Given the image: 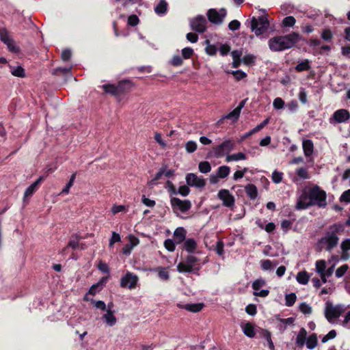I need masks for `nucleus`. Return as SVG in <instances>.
Listing matches in <instances>:
<instances>
[{
	"mask_svg": "<svg viewBox=\"0 0 350 350\" xmlns=\"http://www.w3.org/2000/svg\"><path fill=\"white\" fill-rule=\"evenodd\" d=\"M301 40L297 33H291L286 36H275L269 40V47L272 51H282L292 48Z\"/></svg>",
	"mask_w": 350,
	"mask_h": 350,
	"instance_id": "obj_1",
	"label": "nucleus"
},
{
	"mask_svg": "<svg viewBox=\"0 0 350 350\" xmlns=\"http://www.w3.org/2000/svg\"><path fill=\"white\" fill-rule=\"evenodd\" d=\"M343 226L340 224H334L328 227L325 235L318 241L319 245H325L327 251H332L338 243V234L343 231Z\"/></svg>",
	"mask_w": 350,
	"mask_h": 350,
	"instance_id": "obj_2",
	"label": "nucleus"
},
{
	"mask_svg": "<svg viewBox=\"0 0 350 350\" xmlns=\"http://www.w3.org/2000/svg\"><path fill=\"white\" fill-rule=\"evenodd\" d=\"M308 204L302 205L304 207L317 206L319 208H325L327 206L326 192L318 185H314L308 189Z\"/></svg>",
	"mask_w": 350,
	"mask_h": 350,
	"instance_id": "obj_3",
	"label": "nucleus"
},
{
	"mask_svg": "<svg viewBox=\"0 0 350 350\" xmlns=\"http://www.w3.org/2000/svg\"><path fill=\"white\" fill-rule=\"evenodd\" d=\"M200 262L199 258L189 254L185 258L184 261L180 262L177 265L176 269L180 273H193L198 275V272L202 267Z\"/></svg>",
	"mask_w": 350,
	"mask_h": 350,
	"instance_id": "obj_4",
	"label": "nucleus"
},
{
	"mask_svg": "<svg viewBox=\"0 0 350 350\" xmlns=\"http://www.w3.org/2000/svg\"><path fill=\"white\" fill-rule=\"evenodd\" d=\"M132 87V83L129 80H122L117 85L107 83L102 85V88L105 94L118 97L128 92Z\"/></svg>",
	"mask_w": 350,
	"mask_h": 350,
	"instance_id": "obj_5",
	"label": "nucleus"
},
{
	"mask_svg": "<svg viewBox=\"0 0 350 350\" xmlns=\"http://www.w3.org/2000/svg\"><path fill=\"white\" fill-rule=\"evenodd\" d=\"M261 14L258 17H253L251 21L252 31L256 35L260 36L264 33L269 26L268 21V14L264 10L261 11Z\"/></svg>",
	"mask_w": 350,
	"mask_h": 350,
	"instance_id": "obj_6",
	"label": "nucleus"
},
{
	"mask_svg": "<svg viewBox=\"0 0 350 350\" xmlns=\"http://www.w3.org/2000/svg\"><path fill=\"white\" fill-rule=\"evenodd\" d=\"M345 307L342 304L334 306L332 301H327L325 303V317L326 319L332 323L334 319H338L345 311Z\"/></svg>",
	"mask_w": 350,
	"mask_h": 350,
	"instance_id": "obj_7",
	"label": "nucleus"
},
{
	"mask_svg": "<svg viewBox=\"0 0 350 350\" xmlns=\"http://www.w3.org/2000/svg\"><path fill=\"white\" fill-rule=\"evenodd\" d=\"M170 204L174 214L178 215L179 212L186 213L191 208V202L189 200H182L176 197H171Z\"/></svg>",
	"mask_w": 350,
	"mask_h": 350,
	"instance_id": "obj_8",
	"label": "nucleus"
},
{
	"mask_svg": "<svg viewBox=\"0 0 350 350\" xmlns=\"http://www.w3.org/2000/svg\"><path fill=\"white\" fill-rule=\"evenodd\" d=\"M226 16V10L224 8L220 9L219 11L212 8L207 12V17L209 21L217 25L221 24Z\"/></svg>",
	"mask_w": 350,
	"mask_h": 350,
	"instance_id": "obj_9",
	"label": "nucleus"
},
{
	"mask_svg": "<svg viewBox=\"0 0 350 350\" xmlns=\"http://www.w3.org/2000/svg\"><path fill=\"white\" fill-rule=\"evenodd\" d=\"M137 275L127 272L120 280V286L122 288H129V289L135 288L138 282Z\"/></svg>",
	"mask_w": 350,
	"mask_h": 350,
	"instance_id": "obj_10",
	"label": "nucleus"
},
{
	"mask_svg": "<svg viewBox=\"0 0 350 350\" xmlns=\"http://www.w3.org/2000/svg\"><path fill=\"white\" fill-rule=\"evenodd\" d=\"M189 24L192 30L199 33H203L206 29V20L203 16L201 15L191 18L189 21Z\"/></svg>",
	"mask_w": 350,
	"mask_h": 350,
	"instance_id": "obj_11",
	"label": "nucleus"
},
{
	"mask_svg": "<svg viewBox=\"0 0 350 350\" xmlns=\"http://www.w3.org/2000/svg\"><path fill=\"white\" fill-rule=\"evenodd\" d=\"M217 198L222 201L223 206L231 208L234 205L235 198L229 190L220 189L217 193Z\"/></svg>",
	"mask_w": 350,
	"mask_h": 350,
	"instance_id": "obj_12",
	"label": "nucleus"
},
{
	"mask_svg": "<svg viewBox=\"0 0 350 350\" xmlns=\"http://www.w3.org/2000/svg\"><path fill=\"white\" fill-rule=\"evenodd\" d=\"M185 180L187 185L190 187L202 189L206 185V180L202 177L198 176L193 173L187 174L186 175Z\"/></svg>",
	"mask_w": 350,
	"mask_h": 350,
	"instance_id": "obj_13",
	"label": "nucleus"
},
{
	"mask_svg": "<svg viewBox=\"0 0 350 350\" xmlns=\"http://www.w3.org/2000/svg\"><path fill=\"white\" fill-rule=\"evenodd\" d=\"M1 40L7 45L8 49L13 53H18L19 47L16 43L9 36L6 30H1L0 31Z\"/></svg>",
	"mask_w": 350,
	"mask_h": 350,
	"instance_id": "obj_14",
	"label": "nucleus"
},
{
	"mask_svg": "<svg viewBox=\"0 0 350 350\" xmlns=\"http://www.w3.org/2000/svg\"><path fill=\"white\" fill-rule=\"evenodd\" d=\"M44 180V176H40L35 182L30 185L25 191L23 200L31 197L38 189L41 183Z\"/></svg>",
	"mask_w": 350,
	"mask_h": 350,
	"instance_id": "obj_15",
	"label": "nucleus"
},
{
	"mask_svg": "<svg viewBox=\"0 0 350 350\" xmlns=\"http://www.w3.org/2000/svg\"><path fill=\"white\" fill-rule=\"evenodd\" d=\"M333 118L337 123L345 122L350 118V113L347 109H338L334 112Z\"/></svg>",
	"mask_w": 350,
	"mask_h": 350,
	"instance_id": "obj_16",
	"label": "nucleus"
},
{
	"mask_svg": "<svg viewBox=\"0 0 350 350\" xmlns=\"http://www.w3.org/2000/svg\"><path fill=\"white\" fill-rule=\"evenodd\" d=\"M82 239V237L77 234H74L71 236L70 241L66 247L63 248L61 251L62 254H65L69 247H71L72 250H77L79 247V241Z\"/></svg>",
	"mask_w": 350,
	"mask_h": 350,
	"instance_id": "obj_17",
	"label": "nucleus"
},
{
	"mask_svg": "<svg viewBox=\"0 0 350 350\" xmlns=\"http://www.w3.org/2000/svg\"><path fill=\"white\" fill-rule=\"evenodd\" d=\"M109 280V276H104L101 278L99 281L94 284L89 289L88 294L95 295L97 292L100 291L103 286L107 284Z\"/></svg>",
	"mask_w": 350,
	"mask_h": 350,
	"instance_id": "obj_18",
	"label": "nucleus"
},
{
	"mask_svg": "<svg viewBox=\"0 0 350 350\" xmlns=\"http://www.w3.org/2000/svg\"><path fill=\"white\" fill-rule=\"evenodd\" d=\"M187 230L183 227H178L173 234V240L177 245L183 243L186 240Z\"/></svg>",
	"mask_w": 350,
	"mask_h": 350,
	"instance_id": "obj_19",
	"label": "nucleus"
},
{
	"mask_svg": "<svg viewBox=\"0 0 350 350\" xmlns=\"http://www.w3.org/2000/svg\"><path fill=\"white\" fill-rule=\"evenodd\" d=\"M198 244L193 238L186 239L182 245V249L189 254H194L197 250Z\"/></svg>",
	"mask_w": 350,
	"mask_h": 350,
	"instance_id": "obj_20",
	"label": "nucleus"
},
{
	"mask_svg": "<svg viewBox=\"0 0 350 350\" xmlns=\"http://www.w3.org/2000/svg\"><path fill=\"white\" fill-rule=\"evenodd\" d=\"M308 200H309L308 190L306 189H304L302 191V193L297 200V202L296 204V208L299 209V210L308 208V207H304L302 205L304 206L306 204H308Z\"/></svg>",
	"mask_w": 350,
	"mask_h": 350,
	"instance_id": "obj_21",
	"label": "nucleus"
},
{
	"mask_svg": "<svg viewBox=\"0 0 350 350\" xmlns=\"http://www.w3.org/2000/svg\"><path fill=\"white\" fill-rule=\"evenodd\" d=\"M72 67H57L51 71V74L53 75L61 76L66 80L71 75V70Z\"/></svg>",
	"mask_w": 350,
	"mask_h": 350,
	"instance_id": "obj_22",
	"label": "nucleus"
},
{
	"mask_svg": "<svg viewBox=\"0 0 350 350\" xmlns=\"http://www.w3.org/2000/svg\"><path fill=\"white\" fill-rule=\"evenodd\" d=\"M241 327L242 329L244 334L249 338H254L256 335L254 325L250 322H247L245 323H242L241 324Z\"/></svg>",
	"mask_w": 350,
	"mask_h": 350,
	"instance_id": "obj_23",
	"label": "nucleus"
},
{
	"mask_svg": "<svg viewBox=\"0 0 350 350\" xmlns=\"http://www.w3.org/2000/svg\"><path fill=\"white\" fill-rule=\"evenodd\" d=\"M302 148L304 155L306 157H309L313 154L314 144L311 139H304L302 142Z\"/></svg>",
	"mask_w": 350,
	"mask_h": 350,
	"instance_id": "obj_24",
	"label": "nucleus"
},
{
	"mask_svg": "<svg viewBox=\"0 0 350 350\" xmlns=\"http://www.w3.org/2000/svg\"><path fill=\"white\" fill-rule=\"evenodd\" d=\"M106 314H103V319H105V323L110 327H112L116 325L117 322V319L113 314V311L111 309L106 310Z\"/></svg>",
	"mask_w": 350,
	"mask_h": 350,
	"instance_id": "obj_25",
	"label": "nucleus"
},
{
	"mask_svg": "<svg viewBox=\"0 0 350 350\" xmlns=\"http://www.w3.org/2000/svg\"><path fill=\"white\" fill-rule=\"evenodd\" d=\"M245 191L247 196L251 200H255L258 196V189L255 185L248 184L245 187Z\"/></svg>",
	"mask_w": 350,
	"mask_h": 350,
	"instance_id": "obj_26",
	"label": "nucleus"
},
{
	"mask_svg": "<svg viewBox=\"0 0 350 350\" xmlns=\"http://www.w3.org/2000/svg\"><path fill=\"white\" fill-rule=\"evenodd\" d=\"M307 331L304 327H301L296 337V344L298 347H302L306 340Z\"/></svg>",
	"mask_w": 350,
	"mask_h": 350,
	"instance_id": "obj_27",
	"label": "nucleus"
},
{
	"mask_svg": "<svg viewBox=\"0 0 350 350\" xmlns=\"http://www.w3.org/2000/svg\"><path fill=\"white\" fill-rule=\"evenodd\" d=\"M150 271L154 272H158L159 277L164 281L168 280L170 275L165 267H157L153 269H150Z\"/></svg>",
	"mask_w": 350,
	"mask_h": 350,
	"instance_id": "obj_28",
	"label": "nucleus"
},
{
	"mask_svg": "<svg viewBox=\"0 0 350 350\" xmlns=\"http://www.w3.org/2000/svg\"><path fill=\"white\" fill-rule=\"evenodd\" d=\"M306 344L308 349H314L318 345L317 335L314 333L310 334L306 339Z\"/></svg>",
	"mask_w": 350,
	"mask_h": 350,
	"instance_id": "obj_29",
	"label": "nucleus"
},
{
	"mask_svg": "<svg viewBox=\"0 0 350 350\" xmlns=\"http://www.w3.org/2000/svg\"><path fill=\"white\" fill-rule=\"evenodd\" d=\"M297 281L301 284H307L310 280V275L306 271H302L297 273Z\"/></svg>",
	"mask_w": 350,
	"mask_h": 350,
	"instance_id": "obj_30",
	"label": "nucleus"
},
{
	"mask_svg": "<svg viewBox=\"0 0 350 350\" xmlns=\"http://www.w3.org/2000/svg\"><path fill=\"white\" fill-rule=\"evenodd\" d=\"M204 306L203 304H185L183 308L192 312H200Z\"/></svg>",
	"mask_w": 350,
	"mask_h": 350,
	"instance_id": "obj_31",
	"label": "nucleus"
},
{
	"mask_svg": "<svg viewBox=\"0 0 350 350\" xmlns=\"http://www.w3.org/2000/svg\"><path fill=\"white\" fill-rule=\"evenodd\" d=\"M261 336L264 338L268 343L269 348L270 349H274V345L271 340V334L267 329H262L261 332Z\"/></svg>",
	"mask_w": 350,
	"mask_h": 350,
	"instance_id": "obj_32",
	"label": "nucleus"
},
{
	"mask_svg": "<svg viewBox=\"0 0 350 350\" xmlns=\"http://www.w3.org/2000/svg\"><path fill=\"white\" fill-rule=\"evenodd\" d=\"M230 172V167L227 165H222L218 167L217 174L220 178H225L229 175Z\"/></svg>",
	"mask_w": 350,
	"mask_h": 350,
	"instance_id": "obj_33",
	"label": "nucleus"
},
{
	"mask_svg": "<svg viewBox=\"0 0 350 350\" xmlns=\"http://www.w3.org/2000/svg\"><path fill=\"white\" fill-rule=\"evenodd\" d=\"M246 159V155L243 152H238L237 154H228L226 158V162L232 161L244 160Z\"/></svg>",
	"mask_w": 350,
	"mask_h": 350,
	"instance_id": "obj_34",
	"label": "nucleus"
},
{
	"mask_svg": "<svg viewBox=\"0 0 350 350\" xmlns=\"http://www.w3.org/2000/svg\"><path fill=\"white\" fill-rule=\"evenodd\" d=\"M10 68V72L12 73V75L18 77H25V72L23 69V67H9Z\"/></svg>",
	"mask_w": 350,
	"mask_h": 350,
	"instance_id": "obj_35",
	"label": "nucleus"
},
{
	"mask_svg": "<svg viewBox=\"0 0 350 350\" xmlns=\"http://www.w3.org/2000/svg\"><path fill=\"white\" fill-rule=\"evenodd\" d=\"M167 3L165 0H161L157 5L155 7L154 10L158 14H163L166 12Z\"/></svg>",
	"mask_w": 350,
	"mask_h": 350,
	"instance_id": "obj_36",
	"label": "nucleus"
},
{
	"mask_svg": "<svg viewBox=\"0 0 350 350\" xmlns=\"http://www.w3.org/2000/svg\"><path fill=\"white\" fill-rule=\"evenodd\" d=\"M228 74H232L233 77L235 78L237 81H240L247 77V74L241 70H226V71Z\"/></svg>",
	"mask_w": 350,
	"mask_h": 350,
	"instance_id": "obj_37",
	"label": "nucleus"
},
{
	"mask_svg": "<svg viewBox=\"0 0 350 350\" xmlns=\"http://www.w3.org/2000/svg\"><path fill=\"white\" fill-rule=\"evenodd\" d=\"M231 55L232 57L233 62L232 66H238L241 61L242 51L239 50L233 51L231 53Z\"/></svg>",
	"mask_w": 350,
	"mask_h": 350,
	"instance_id": "obj_38",
	"label": "nucleus"
},
{
	"mask_svg": "<svg viewBox=\"0 0 350 350\" xmlns=\"http://www.w3.org/2000/svg\"><path fill=\"white\" fill-rule=\"evenodd\" d=\"M198 169L200 172L206 174L211 172V166L208 161H201L198 165Z\"/></svg>",
	"mask_w": 350,
	"mask_h": 350,
	"instance_id": "obj_39",
	"label": "nucleus"
},
{
	"mask_svg": "<svg viewBox=\"0 0 350 350\" xmlns=\"http://www.w3.org/2000/svg\"><path fill=\"white\" fill-rule=\"evenodd\" d=\"M297 299V296L295 293H291L290 294H286L285 296V305L286 306H293L295 303Z\"/></svg>",
	"mask_w": 350,
	"mask_h": 350,
	"instance_id": "obj_40",
	"label": "nucleus"
},
{
	"mask_svg": "<svg viewBox=\"0 0 350 350\" xmlns=\"http://www.w3.org/2000/svg\"><path fill=\"white\" fill-rule=\"evenodd\" d=\"M221 146L226 152H229L234 149V143L232 140L228 139L222 142Z\"/></svg>",
	"mask_w": 350,
	"mask_h": 350,
	"instance_id": "obj_41",
	"label": "nucleus"
},
{
	"mask_svg": "<svg viewBox=\"0 0 350 350\" xmlns=\"http://www.w3.org/2000/svg\"><path fill=\"white\" fill-rule=\"evenodd\" d=\"M296 174L297 176H299L301 179H303V180L310 178V176H309L307 169L304 167L298 168L296 170Z\"/></svg>",
	"mask_w": 350,
	"mask_h": 350,
	"instance_id": "obj_42",
	"label": "nucleus"
},
{
	"mask_svg": "<svg viewBox=\"0 0 350 350\" xmlns=\"http://www.w3.org/2000/svg\"><path fill=\"white\" fill-rule=\"evenodd\" d=\"M256 57L252 54H245L241 59V62L243 64L248 65L255 63Z\"/></svg>",
	"mask_w": 350,
	"mask_h": 350,
	"instance_id": "obj_43",
	"label": "nucleus"
},
{
	"mask_svg": "<svg viewBox=\"0 0 350 350\" xmlns=\"http://www.w3.org/2000/svg\"><path fill=\"white\" fill-rule=\"evenodd\" d=\"M325 269L326 262L324 260H320L316 262V270L318 273L323 274L325 273Z\"/></svg>",
	"mask_w": 350,
	"mask_h": 350,
	"instance_id": "obj_44",
	"label": "nucleus"
},
{
	"mask_svg": "<svg viewBox=\"0 0 350 350\" xmlns=\"http://www.w3.org/2000/svg\"><path fill=\"white\" fill-rule=\"evenodd\" d=\"M283 172L275 170L271 175V179L273 183L278 184L282 182L283 178Z\"/></svg>",
	"mask_w": 350,
	"mask_h": 350,
	"instance_id": "obj_45",
	"label": "nucleus"
},
{
	"mask_svg": "<svg viewBox=\"0 0 350 350\" xmlns=\"http://www.w3.org/2000/svg\"><path fill=\"white\" fill-rule=\"evenodd\" d=\"M213 152H214V156L216 158H221L224 157L226 153L225 150L222 148L221 144L213 146Z\"/></svg>",
	"mask_w": 350,
	"mask_h": 350,
	"instance_id": "obj_46",
	"label": "nucleus"
},
{
	"mask_svg": "<svg viewBox=\"0 0 350 350\" xmlns=\"http://www.w3.org/2000/svg\"><path fill=\"white\" fill-rule=\"evenodd\" d=\"M139 241L137 239H135L134 241H131V245L126 244L122 248V253L125 255H129L131 254V250L133 246L136 245L138 243Z\"/></svg>",
	"mask_w": 350,
	"mask_h": 350,
	"instance_id": "obj_47",
	"label": "nucleus"
},
{
	"mask_svg": "<svg viewBox=\"0 0 350 350\" xmlns=\"http://www.w3.org/2000/svg\"><path fill=\"white\" fill-rule=\"evenodd\" d=\"M176 243L170 239H167L164 241V247L169 252H174L176 249Z\"/></svg>",
	"mask_w": 350,
	"mask_h": 350,
	"instance_id": "obj_48",
	"label": "nucleus"
},
{
	"mask_svg": "<svg viewBox=\"0 0 350 350\" xmlns=\"http://www.w3.org/2000/svg\"><path fill=\"white\" fill-rule=\"evenodd\" d=\"M295 23H296V20L292 16H286L282 21V25L286 27H293L295 25Z\"/></svg>",
	"mask_w": 350,
	"mask_h": 350,
	"instance_id": "obj_49",
	"label": "nucleus"
},
{
	"mask_svg": "<svg viewBox=\"0 0 350 350\" xmlns=\"http://www.w3.org/2000/svg\"><path fill=\"white\" fill-rule=\"evenodd\" d=\"M75 178H76V173H73L70 176V180L68 182V183L66 184V187L62 189V193H69L70 187H72V185L74 184Z\"/></svg>",
	"mask_w": 350,
	"mask_h": 350,
	"instance_id": "obj_50",
	"label": "nucleus"
},
{
	"mask_svg": "<svg viewBox=\"0 0 350 350\" xmlns=\"http://www.w3.org/2000/svg\"><path fill=\"white\" fill-rule=\"evenodd\" d=\"M348 269L349 266L347 264L340 266L336 271V277L338 278L342 277L345 274Z\"/></svg>",
	"mask_w": 350,
	"mask_h": 350,
	"instance_id": "obj_51",
	"label": "nucleus"
},
{
	"mask_svg": "<svg viewBox=\"0 0 350 350\" xmlns=\"http://www.w3.org/2000/svg\"><path fill=\"white\" fill-rule=\"evenodd\" d=\"M185 149L187 152L192 153L197 149V144L194 141H189L185 144Z\"/></svg>",
	"mask_w": 350,
	"mask_h": 350,
	"instance_id": "obj_52",
	"label": "nucleus"
},
{
	"mask_svg": "<svg viewBox=\"0 0 350 350\" xmlns=\"http://www.w3.org/2000/svg\"><path fill=\"white\" fill-rule=\"evenodd\" d=\"M265 285V281L263 279H257L252 283V287L254 291H258L261 287Z\"/></svg>",
	"mask_w": 350,
	"mask_h": 350,
	"instance_id": "obj_53",
	"label": "nucleus"
},
{
	"mask_svg": "<svg viewBox=\"0 0 350 350\" xmlns=\"http://www.w3.org/2000/svg\"><path fill=\"white\" fill-rule=\"evenodd\" d=\"M336 335H337L336 331L334 330V329H332V330L329 331L325 336H324L322 338L321 342L323 343H325L328 340L334 339V338H336Z\"/></svg>",
	"mask_w": 350,
	"mask_h": 350,
	"instance_id": "obj_54",
	"label": "nucleus"
},
{
	"mask_svg": "<svg viewBox=\"0 0 350 350\" xmlns=\"http://www.w3.org/2000/svg\"><path fill=\"white\" fill-rule=\"evenodd\" d=\"M299 308L304 314H310L312 313V308L305 302L301 303Z\"/></svg>",
	"mask_w": 350,
	"mask_h": 350,
	"instance_id": "obj_55",
	"label": "nucleus"
},
{
	"mask_svg": "<svg viewBox=\"0 0 350 350\" xmlns=\"http://www.w3.org/2000/svg\"><path fill=\"white\" fill-rule=\"evenodd\" d=\"M91 304H93L96 308L103 311H105L107 310L106 304L103 301H96L94 299H91Z\"/></svg>",
	"mask_w": 350,
	"mask_h": 350,
	"instance_id": "obj_56",
	"label": "nucleus"
},
{
	"mask_svg": "<svg viewBox=\"0 0 350 350\" xmlns=\"http://www.w3.org/2000/svg\"><path fill=\"white\" fill-rule=\"evenodd\" d=\"M190 191L191 190L188 185H182L178 187L177 192L178 194H180L183 197H186L189 194Z\"/></svg>",
	"mask_w": 350,
	"mask_h": 350,
	"instance_id": "obj_57",
	"label": "nucleus"
},
{
	"mask_svg": "<svg viewBox=\"0 0 350 350\" xmlns=\"http://www.w3.org/2000/svg\"><path fill=\"white\" fill-rule=\"evenodd\" d=\"M293 221L284 219L281 223V228L284 232H287L293 225Z\"/></svg>",
	"mask_w": 350,
	"mask_h": 350,
	"instance_id": "obj_58",
	"label": "nucleus"
},
{
	"mask_svg": "<svg viewBox=\"0 0 350 350\" xmlns=\"http://www.w3.org/2000/svg\"><path fill=\"white\" fill-rule=\"evenodd\" d=\"M298 98L301 103L306 104L308 103L307 94L304 88L300 89L299 92L298 94Z\"/></svg>",
	"mask_w": 350,
	"mask_h": 350,
	"instance_id": "obj_59",
	"label": "nucleus"
},
{
	"mask_svg": "<svg viewBox=\"0 0 350 350\" xmlns=\"http://www.w3.org/2000/svg\"><path fill=\"white\" fill-rule=\"evenodd\" d=\"M273 106L276 109H282L284 106V101L280 97L274 99Z\"/></svg>",
	"mask_w": 350,
	"mask_h": 350,
	"instance_id": "obj_60",
	"label": "nucleus"
},
{
	"mask_svg": "<svg viewBox=\"0 0 350 350\" xmlns=\"http://www.w3.org/2000/svg\"><path fill=\"white\" fill-rule=\"evenodd\" d=\"M240 113H241V111L237 109V107L232 110L231 112H230L226 116V118H228V119H234L235 120H237L239 116H240Z\"/></svg>",
	"mask_w": 350,
	"mask_h": 350,
	"instance_id": "obj_61",
	"label": "nucleus"
},
{
	"mask_svg": "<svg viewBox=\"0 0 350 350\" xmlns=\"http://www.w3.org/2000/svg\"><path fill=\"white\" fill-rule=\"evenodd\" d=\"M245 312L251 316H254L257 313L256 306L254 304H249L245 308Z\"/></svg>",
	"mask_w": 350,
	"mask_h": 350,
	"instance_id": "obj_62",
	"label": "nucleus"
},
{
	"mask_svg": "<svg viewBox=\"0 0 350 350\" xmlns=\"http://www.w3.org/2000/svg\"><path fill=\"white\" fill-rule=\"evenodd\" d=\"M340 201L350 203V189H347L342 193Z\"/></svg>",
	"mask_w": 350,
	"mask_h": 350,
	"instance_id": "obj_63",
	"label": "nucleus"
},
{
	"mask_svg": "<svg viewBox=\"0 0 350 350\" xmlns=\"http://www.w3.org/2000/svg\"><path fill=\"white\" fill-rule=\"evenodd\" d=\"M342 252H348L350 250V239H345L340 245Z\"/></svg>",
	"mask_w": 350,
	"mask_h": 350,
	"instance_id": "obj_64",
	"label": "nucleus"
}]
</instances>
